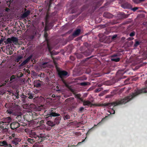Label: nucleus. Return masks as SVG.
I'll return each mask as SVG.
<instances>
[{
  "instance_id": "nucleus-1",
  "label": "nucleus",
  "mask_w": 147,
  "mask_h": 147,
  "mask_svg": "<svg viewBox=\"0 0 147 147\" xmlns=\"http://www.w3.org/2000/svg\"><path fill=\"white\" fill-rule=\"evenodd\" d=\"M145 87L141 90H138L136 91L131 96L128 97H125L124 98L119 100L116 102H113L111 103H109L105 104V106H107L111 107L112 106H115L117 105H121L125 104L130 100L134 97L136 96L139 94L142 93L147 92V80L145 83Z\"/></svg>"
},
{
  "instance_id": "nucleus-2",
  "label": "nucleus",
  "mask_w": 147,
  "mask_h": 147,
  "mask_svg": "<svg viewBox=\"0 0 147 147\" xmlns=\"http://www.w3.org/2000/svg\"><path fill=\"white\" fill-rule=\"evenodd\" d=\"M7 40L8 43H13L16 44L17 43L18 39L16 38L12 37L11 38H8Z\"/></svg>"
},
{
  "instance_id": "nucleus-38",
  "label": "nucleus",
  "mask_w": 147,
  "mask_h": 147,
  "mask_svg": "<svg viewBox=\"0 0 147 147\" xmlns=\"http://www.w3.org/2000/svg\"><path fill=\"white\" fill-rule=\"evenodd\" d=\"M9 138H10L11 139V136H10Z\"/></svg>"
},
{
  "instance_id": "nucleus-39",
  "label": "nucleus",
  "mask_w": 147,
  "mask_h": 147,
  "mask_svg": "<svg viewBox=\"0 0 147 147\" xmlns=\"http://www.w3.org/2000/svg\"><path fill=\"white\" fill-rule=\"evenodd\" d=\"M84 141V140H83L82 142H83Z\"/></svg>"
},
{
  "instance_id": "nucleus-41",
  "label": "nucleus",
  "mask_w": 147,
  "mask_h": 147,
  "mask_svg": "<svg viewBox=\"0 0 147 147\" xmlns=\"http://www.w3.org/2000/svg\"><path fill=\"white\" fill-rule=\"evenodd\" d=\"M81 142H79V143H78V144H80V143H81Z\"/></svg>"
},
{
  "instance_id": "nucleus-26",
  "label": "nucleus",
  "mask_w": 147,
  "mask_h": 147,
  "mask_svg": "<svg viewBox=\"0 0 147 147\" xmlns=\"http://www.w3.org/2000/svg\"><path fill=\"white\" fill-rule=\"evenodd\" d=\"M33 97L32 95H30L28 97V98L30 99H32L33 98Z\"/></svg>"
},
{
  "instance_id": "nucleus-15",
  "label": "nucleus",
  "mask_w": 147,
  "mask_h": 147,
  "mask_svg": "<svg viewBox=\"0 0 147 147\" xmlns=\"http://www.w3.org/2000/svg\"><path fill=\"white\" fill-rule=\"evenodd\" d=\"M22 58V56L21 55L19 56L18 57L17 59H16V61L18 62L20 61Z\"/></svg>"
},
{
  "instance_id": "nucleus-19",
  "label": "nucleus",
  "mask_w": 147,
  "mask_h": 147,
  "mask_svg": "<svg viewBox=\"0 0 147 147\" xmlns=\"http://www.w3.org/2000/svg\"><path fill=\"white\" fill-rule=\"evenodd\" d=\"M34 86L37 87H40V84L39 83H35Z\"/></svg>"
},
{
  "instance_id": "nucleus-22",
  "label": "nucleus",
  "mask_w": 147,
  "mask_h": 147,
  "mask_svg": "<svg viewBox=\"0 0 147 147\" xmlns=\"http://www.w3.org/2000/svg\"><path fill=\"white\" fill-rule=\"evenodd\" d=\"M135 33L134 32H132L130 33L129 34V36H133L134 35Z\"/></svg>"
},
{
  "instance_id": "nucleus-27",
  "label": "nucleus",
  "mask_w": 147,
  "mask_h": 147,
  "mask_svg": "<svg viewBox=\"0 0 147 147\" xmlns=\"http://www.w3.org/2000/svg\"><path fill=\"white\" fill-rule=\"evenodd\" d=\"M32 139H30V138H28V141L29 142H32Z\"/></svg>"
},
{
  "instance_id": "nucleus-29",
  "label": "nucleus",
  "mask_w": 147,
  "mask_h": 147,
  "mask_svg": "<svg viewBox=\"0 0 147 147\" xmlns=\"http://www.w3.org/2000/svg\"><path fill=\"white\" fill-rule=\"evenodd\" d=\"M84 109V108L83 107H81V108H80V111H82V110H83Z\"/></svg>"
},
{
  "instance_id": "nucleus-42",
  "label": "nucleus",
  "mask_w": 147,
  "mask_h": 147,
  "mask_svg": "<svg viewBox=\"0 0 147 147\" xmlns=\"http://www.w3.org/2000/svg\"><path fill=\"white\" fill-rule=\"evenodd\" d=\"M49 117H49H47V118H48V117Z\"/></svg>"
},
{
  "instance_id": "nucleus-28",
  "label": "nucleus",
  "mask_w": 147,
  "mask_h": 147,
  "mask_svg": "<svg viewBox=\"0 0 147 147\" xmlns=\"http://www.w3.org/2000/svg\"><path fill=\"white\" fill-rule=\"evenodd\" d=\"M116 37H117L116 35H114L112 36V38L113 39H114V38H115Z\"/></svg>"
},
{
  "instance_id": "nucleus-6",
  "label": "nucleus",
  "mask_w": 147,
  "mask_h": 147,
  "mask_svg": "<svg viewBox=\"0 0 147 147\" xmlns=\"http://www.w3.org/2000/svg\"><path fill=\"white\" fill-rule=\"evenodd\" d=\"M83 104L85 106H91L92 104L91 102L88 100H85L83 102Z\"/></svg>"
},
{
  "instance_id": "nucleus-3",
  "label": "nucleus",
  "mask_w": 147,
  "mask_h": 147,
  "mask_svg": "<svg viewBox=\"0 0 147 147\" xmlns=\"http://www.w3.org/2000/svg\"><path fill=\"white\" fill-rule=\"evenodd\" d=\"M58 73L60 77L61 78H63L69 76L68 75L67 73L64 71H58Z\"/></svg>"
},
{
  "instance_id": "nucleus-11",
  "label": "nucleus",
  "mask_w": 147,
  "mask_h": 147,
  "mask_svg": "<svg viewBox=\"0 0 147 147\" xmlns=\"http://www.w3.org/2000/svg\"><path fill=\"white\" fill-rule=\"evenodd\" d=\"M47 123L48 125L51 127L55 125V123L51 121H48Z\"/></svg>"
},
{
  "instance_id": "nucleus-40",
  "label": "nucleus",
  "mask_w": 147,
  "mask_h": 147,
  "mask_svg": "<svg viewBox=\"0 0 147 147\" xmlns=\"http://www.w3.org/2000/svg\"><path fill=\"white\" fill-rule=\"evenodd\" d=\"M106 17H107V18L108 17V16H106Z\"/></svg>"
},
{
  "instance_id": "nucleus-30",
  "label": "nucleus",
  "mask_w": 147,
  "mask_h": 147,
  "mask_svg": "<svg viewBox=\"0 0 147 147\" xmlns=\"http://www.w3.org/2000/svg\"><path fill=\"white\" fill-rule=\"evenodd\" d=\"M8 113H12V112L10 110L7 111Z\"/></svg>"
},
{
  "instance_id": "nucleus-35",
  "label": "nucleus",
  "mask_w": 147,
  "mask_h": 147,
  "mask_svg": "<svg viewBox=\"0 0 147 147\" xmlns=\"http://www.w3.org/2000/svg\"><path fill=\"white\" fill-rule=\"evenodd\" d=\"M96 92L99 91V90L98 89H96Z\"/></svg>"
},
{
  "instance_id": "nucleus-9",
  "label": "nucleus",
  "mask_w": 147,
  "mask_h": 147,
  "mask_svg": "<svg viewBox=\"0 0 147 147\" xmlns=\"http://www.w3.org/2000/svg\"><path fill=\"white\" fill-rule=\"evenodd\" d=\"M61 120V117H57L55 119L54 123L56 124H58L60 123V121Z\"/></svg>"
},
{
  "instance_id": "nucleus-20",
  "label": "nucleus",
  "mask_w": 147,
  "mask_h": 147,
  "mask_svg": "<svg viewBox=\"0 0 147 147\" xmlns=\"http://www.w3.org/2000/svg\"><path fill=\"white\" fill-rule=\"evenodd\" d=\"M111 114H114L115 113V111L113 109H111L110 111V112Z\"/></svg>"
},
{
  "instance_id": "nucleus-8",
  "label": "nucleus",
  "mask_w": 147,
  "mask_h": 147,
  "mask_svg": "<svg viewBox=\"0 0 147 147\" xmlns=\"http://www.w3.org/2000/svg\"><path fill=\"white\" fill-rule=\"evenodd\" d=\"M116 56V55H114L113 56V57L111 59V60L112 61H114L115 62H118L119 61L120 59L118 57H115Z\"/></svg>"
},
{
  "instance_id": "nucleus-34",
  "label": "nucleus",
  "mask_w": 147,
  "mask_h": 147,
  "mask_svg": "<svg viewBox=\"0 0 147 147\" xmlns=\"http://www.w3.org/2000/svg\"><path fill=\"white\" fill-rule=\"evenodd\" d=\"M45 63H44L43 64V65H42V67H44V65H45Z\"/></svg>"
},
{
  "instance_id": "nucleus-31",
  "label": "nucleus",
  "mask_w": 147,
  "mask_h": 147,
  "mask_svg": "<svg viewBox=\"0 0 147 147\" xmlns=\"http://www.w3.org/2000/svg\"><path fill=\"white\" fill-rule=\"evenodd\" d=\"M15 136V134H12L11 135V136L13 137H14Z\"/></svg>"
},
{
  "instance_id": "nucleus-36",
  "label": "nucleus",
  "mask_w": 147,
  "mask_h": 147,
  "mask_svg": "<svg viewBox=\"0 0 147 147\" xmlns=\"http://www.w3.org/2000/svg\"><path fill=\"white\" fill-rule=\"evenodd\" d=\"M133 0V1L135 3H137V2H136V1L135 0Z\"/></svg>"
},
{
  "instance_id": "nucleus-32",
  "label": "nucleus",
  "mask_w": 147,
  "mask_h": 147,
  "mask_svg": "<svg viewBox=\"0 0 147 147\" xmlns=\"http://www.w3.org/2000/svg\"><path fill=\"white\" fill-rule=\"evenodd\" d=\"M4 123L3 122H0V125H3V123Z\"/></svg>"
},
{
  "instance_id": "nucleus-17",
  "label": "nucleus",
  "mask_w": 147,
  "mask_h": 147,
  "mask_svg": "<svg viewBox=\"0 0 147 147\" xmlns=\"http://www.w3.org/2000/svg\"><path fill=\"white\" fill-rule=\"evenodd\" d=\"M76 97L79 99L81 100L82 101V100L80 98V94H78L75 95Z\"/></svg>"
},
{
  "instance_id": "nucleus-24",
  "label": "nucleus",
  "mask_w": 147,
  "mask_h": 147,
  "mask_svg": "<svg viewBox=\"0 0 147 147\" xmlns=\"http://www.w3.org/2000/svg\"><path fill=\"white\" fill-rule=\"evenodd\" d=\"M138 9V8L137 7H136L132 8V10L134 11H135L137 9Z\"/></svg>"
},
{
  "instance_id": "nucleus-10",
  "label": "nucleus",
  "mask_w": 147,
  "mask_h": 147,
  "mask_svg": "<svg viewBox=\"0 0 147 147\" xmlns=\"http://www.w3.org/2000/svg\"><path fill=\"white\" fill-rule=\"evenodd\" d=\"M30 12L29 11H27L24 12L22 15V18H26L27 17L30 13Z\"/></svg>"
},
{
  "instance_id": "nucleus-23",
  "label": "nucleus",
  "mask_w": 147,
  "mask_h": 147,
  "mask_svg": "<svg viewBox=\"0 0 147 147\" xmlns=\"http://www.w3.org/2000/svg\"><path fill=\"white\" fill-rule=\"evenodd\" d=\"M18 124V123H17V122H16V123H12L11 124V128L12 129H13V128H12V127L13 125L14 124Z\"/></svg>"
},
{
  "instance_id": "nucleus-16",
  "label": "nucleus",
  "mask_w": 147,
  "mask_h": 147,
  "mask_svg": "<svg viewBox=\"0 0 147 147\" xmlns=\"http://www.w3.org/2000/svg\"><path fill=\"white\" fill-rule=\"evenodd\" d=\"M90 84L89 82H84L80 83V85L83 86H86L87 85L89 84Z\"/></svg>"
},
{
  "instance_id": "nucleus-14",
  "label": "nucleus",
  "mask_w": 147,
  "mask_h": 147,
  "mask_svg": "<svg viewBox=\"0 0 147 147\" xmlns=\"http://www.w3.org/2000/svg\"><path fill=\"white\" fill-rule=\"evenodd\" d=\"M11 121V119L10 117H8L5 118V123H9Z\"/></svg>"
},
{
  "instance_id": "nucleus-37",
  "label": "nucleus",
  "mask_w": 147,
  "mask_h": 147,
  "mask_svg": "<svg viewBox=\"0 0 147 147\" xmlns=\"http://www.w3.org/2000/svg\"><path fill=\"white\" fill-rule=\"evenodd\" d=\"M140 0V1L141 2L143 1H144V0Z\"/></svg>"
},
{
  "instance_id": "nucleus-12",
  "label": "nucleus",
  "mask_w": 147,
  "mask_h": 147,
  "mask_svg": "<svg viewBox=\"0 0 147 147\" xmlns=\"http://www.w3.org/2000/svg\"><path fill=\"white\" fill-rule=\"evenodd\" d=\"M48 115H49L51 117L52 116H59L60 115L59 114L57 113H51L49 114H48Z\"/></svg>"
},
{
  "instance_id": "nucleus-5",
  "label": "nucleus",
  "mask_w": 147,
  "mask_h": 147,
  "mask_svg": "<svg viewBox=\"0 0 147 147\" xmlns=\"http://www.w3.org/2000/svg\"><path fill=\"white\" fill-rule=\"evenodd\" d=\"M20 140L19 138H15L12 141V144L16 145L18 144V142H20Z\"/></svg>"
},
{
  "instance_id": "nucleus-4",
  "label": "nucleus",
  "mask_w": 147,
  "mask_h": 147,
  "mask_svg": "<svg viewBox=\"0 0 147 147\" xmlns=\"http://www.w3.org/2000/svg\"><path fill=\"white\" fill-rule=\"evenodd\" d=\"M32 56L31 55L28 57L25 60H24L21 64V65H24L26 64L32 58Z\"/></svg>"
},
{
  "instance_id": "nucleus-25",
  "label": "nucleus",
  "mask_w": 147,
  "mask_h": 147,
  "mask_svg": "<svg viewBox=\"0 0 147 147\" xmlns=\"http://www.w3.org/2000/svg\"><path fill=\"white\" fill-rule=\"evenodd\" d=\"M6 146L8 147H12V146L10 144H8L7 143V144L6 145Z\"/></svg>"
},
{
  "instance_id": "nucleus-13",
  "label": "nucleus",
  "mask_w": 147,
  "mask_h": 147,
  "mask_svg": "<svg viewBox=\"0 0 147 147\" xmlns=\"http://www.w3.org/2000/svg\"><path fill=\"white\" fill-rule=\"evenodd\" d=\"M7 142L5 141H1L0 142V146H5L7 144Z\"/></svg>"
},
{
  "instance_id": "nucleus-21",
  "label": "nucleus",
  "mask_w": 147,
  "mask_h": 147,
  "mask_svg": "<svg viewBox=\"0 0 147 147\" xmlns=\"http://www.w3.org/2000/svg\"><path fill=\"white\" fill-rule=\"evenodd\" d=\"M16 77V76L15 75H12L11 77L10 78V80H11L13 79H14Z\"/></svg>"
},
{
  "instance_id": "nucleus-7",
  "label": "nucleus",
  "mask_w": 147,
  "mask_h": 147,
  "mask_svg": "<svg viewBox=\"0 0 147 147\" xmlns=\"http://www.w3.org/2000/svg\"><path fill=\"white\" fill-rule=\"evenodd\" d=\"M80 32V29H77L73 33V35L76 37L78 36Z\"/></svg>"
},
{
  "instance_id": "nucleus-33",
  "label": "nucleus",
  "mask_w": 147,
  "mask_h": 147,
  "mask_svg": "<svg viewBox=\"0 0 147 147\" xmlns=\"http://www.w3.org/2000/svg\"><path fill=\"white\" fill-rule=\"evenodd\" d=\"M45 30L46 31H47V26L46 25V26H45Z\"/></svg>"
},
{
  "instance_id": "nucleus-18",
  "label": "nucleus",
  "mask_w": 147,
  "mask_h": 147,
  "mask_svg": "<svg viewBox=\"0 0 147 147\" xmlns=\"http://www.w3.org/2000/svg\"><path fill=\"white\" fill-rule=\"evenodd\" d=\"M136 41H135V43L134 45V46L135 47H136L138 45H139V44H140V42L138 41H136Z\"/></svg>"
}]
</instances>
